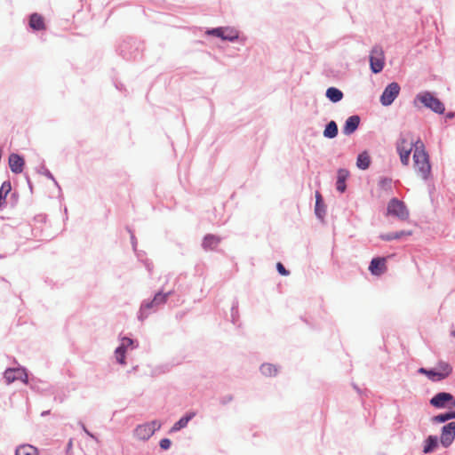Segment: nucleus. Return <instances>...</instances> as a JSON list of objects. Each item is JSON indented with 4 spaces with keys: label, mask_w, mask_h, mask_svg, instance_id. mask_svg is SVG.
Instances as JSON below:
<instances>
[{
    "label": "nucleus",
    "mask_w": 455,
    "mask_h": 455,
    "mask_svg": "<svg viewBox=\"0 0 455 455\" xmlns=\"http://www.w3.org/2000/svg\"><path fill=\"white\" fill-rule=\"evenodd\" d=\"M413 167L417 174L423 180H427L431 173L428 155L418 146H416L413 154Z\"/></svg>",
    "instance_id": "nucleus-1"
},
{
    "label": "nucleus",
    "mask_w": 455,
    "mask_h": 455,
    "mask_svg": "<svg viewBox=\"0 0 455 455\" xmlns=\"http://www.w3.org/2000/svg\"><path fill=\"white\" fill-rule=\"evenodd\" d=\"M414 140L410 134H403L396 143V150L403 165H408L410 155L412 151Z\"/></svg>",
    "instance_id": "nucleus-2"
},
{
    "label": "nucleus",
    "mask_w": 455,
    "mask_h": 455,
    "mask_svg": "<svg viewBox=\"0 0 455 455\" xmlns=\"http://www.w3.org/2000/svg\"><path fill=\"white\" fill-rule=\"evenodd\" d=\"M419 101L424 107L430 108L435 113L443 114L444 112V105L428 92H421L416 96L414 103Z\"/></svg>",
    "instance_id": "nucleus-3"
},
{
    "label": "nucleus",
    "mask_w": 455,
    "mask_h": 455,
    "mask_svg": "<svg viewBox=\"0 0 455 455\" xmlns=\"http://www.w3.org/2000/svg\"><path fill=\"white\" fill-rule=\"evenodd\" d=\"M160 427L161 423L156 420H153L149 423H145L138 426L134 430V435L137 438L140 440H148Z\"/></svg>",
    "instance_id": "nucleus-4"
},
{
    "label": "nucleus",
    "mask_w": 455,
    "mask_h": 455,
    "mask_svg": "<svg viewBox=\"0 0 455 455\" xmlns=\"http://www.w3.org/2000/svg\"><path fill=\"white\" fill-rule=\"evenodd\" d=\"M371 69L373 73L380 72L385 64L384 52L381 47L375 46L372 48L370 55Z\"/></svg>",
    "instance_id": "nucleus-5"
},
{
    "label": "nucleus",
    "mask_w": 455,
    "mask_h": 455,
    "mask_svg": "<svg viewBox=\"0 0 455 455\" xmlns=\"http://www.w3.org/2000/svg\"><path fill=\"white\" fill-rule=\"evenodd\" d=\"M387 214L397 217L400 220H406L409 212L402 201L393 198L387 204Z\"/></svg>",
    "instance_id": "nucleus-6"
},
{
    "label": "nucleus",
    "mask_w": 455,
    "mask_h": 455,
    "mask_svg": "<svg viewBox=\"0 0 455 455\" xmlns=\"http://www.w3.org/2000/svg\"><path fill=\"white\" fill-rule=\"evenodd\" d=\"M400 92V86L397 83L389 84L384 90L380 102L383 106H389L393 103Z\"/></svg>",
    "instance_id": "nucleus-7"
},
{
    "label": "nucleus",
    "mask_w": 455,
    "mask_h": 455,
    "mask_svg": "<svg viewBox=\"0 0 455 455\" xmlns=\"http://www.w3.org/2000/svg\"><path fill=\"white\" fill-rule=\"evenodd\" d=\"M4 379L8 384L20 379L24 382L28 381V375L24 369L21 368H9L4 371Z\"/></svg>",
    "instance_id": "nucleus-8"
},
{
    "label": "nucleus",
    "mask_w": 455,
    "mask_h": 455,
    "mask_svg": "<svg viewBox=\"0 0 455 455\" xmlns=\"http://www.w3.org/2000/svg\"><path fill=\"white\" fill-rule=\"evenodd\" d=\"M455 438V422H450L443 427L441 443L444 447L451 444Z\"/></svg>",
    "instance_id": "nucleus-9"
},
{
    "label": "nucleus",
    "mask_w": 455,
    "mask_h": 455,
    "mask_svg": "<svg viewBox=\"0 0 455 455\" xmlns=\"http://www.w3.org/2000/svg\"><path fill=\"white\" fill-rule=\"evenodd\" d=\"M449 403H452V404H455V402L453 401V396L451 394L445 392L436 394L430 400L431 405L436 408L445 407Z\"/></svg>",
    "instance_id": "nucleus-10"
},
{
    "label": "nucleus",
    "mask_w": 455,
    "mask_h": 455,
    "mask_svg": "<svg viewBox=\"0 0 455 455\" xmlns=\"http://www.w3.org/2000/svg\"><path fill=\"white\" fill-rule=\"evenodd\" d=\"M419 371L426 374L432 380H442L451 374V365H444L443 373H440L435 369L426 370L424 368H420Z\"/></svg>",
    "instance_id": "nucleus-11"
},
{
    "label": "nucleus",
    "mask_w": 455,
    "mask_h": 455,
    "mask_svg": "<svg viewBox=\"0 0 455 455\" xmlns=\"http://www.w3.org/2000/svg\"><path fill=\"white\" fill-rule=\"evenodd\" d=\"M369 270L373 275H380L387 271V259L386 258H374L371 259Z\"/></svg>",
    "instance_id": "nucleus-12"
},
{
    "label": "nucleus",
    "mask_w": 455,
    "mask_h": 455,
    "mask_svg": "<svg viewBox=\"0 0 455 455\" xmlns=\"http://www.w3.org/2000/svg\"><path fill=\"white\" fill-rule=\"evenodd\" d=\"M25 161L22 156L12 153L9 156V166L12 172L18 174L23 172Z\"/></svg>",
    "instance_id": "nucleus-13"
},
{
    "label": "nucleus",
    "mask_w": 455,
    "mask_h": 455,
    "mask_svg": "<svg viewBox=\"0 0 455 455\" xmlns=\"http://www.w3.org/2000/svg\"><path fill=\"white\" fill-rule=\"evenodd\" d=\"M360 124V118L358 116H349L343 127V133L346 135L352 134L357 128Z\"/></svg>",
    "instance_id": "nucleus-14"
},
{
    "label": "nucleus",
    "mask_w": 455,
    "mask_h": 455,
    "mask_svg": "<svg viewBox=\"0 0 455 455\" xmlns=\"http://www.w3.org/2000/svg\"><path fill=\"white\" fill-rule=\"evenodd\" d=\"M132 340L125 338L123 339V344L118 347L115 351L116 361L121 364H125V345H131Z\"/></svg>",
    "instance_id": "nucleus-15"
},
{
    "label": "nucleus",
    "mask_w": 455,
    "mask_h": 455,
    "mask_svg": "<svg viewBox=\"0 0 455 455\" xmlns=\"http://www.w3.org/2000/svg\"><path fill=\"white\" fill-rule=\"evenodd\" d=\"M220 243V238L214 235H207L204 236L203 241V247L204 250H215L219 243Z\"/></svg>",
    "instance_id": "nucleus-16"
},
{
    "label": "nucleus",
    "mask_w": 455,
    "mask_h": 455,
    "mask_svg": "<svg viewBox=\"0 0 455 455\" xmlns=\"http://www.w3.org/2000/svg\"><path fill=\"white\" fill-rule=\"evenodd\" d=\"M29 26L34 30H44V29H45L44 20L38 13H33L30 16Z\"/></svg>",
    "instance_id": "nucleus-17"
},
{
    "label": "nucleus",
    "mask_w": 455,
    "mask_h": 455,
    "mask_svg": "<svg viewBox=\"0 0 455 455\" xmlns=\"http://www.w3.org/2000/svg\"><path fill=\"white\" fill-rule=\"evenodd\" d=\"M349 175L348 171L345 169H339L338 171V176H337V190L343 193L346 190V180L347 179Z\"/></svg>",
    "instance_id": "nucleus-18"
},
{
    "label": "nucleus",
    "mask_w": 455,
    "mask_h": 455,
    "mask_svg": "<svg viewBox=\"0 0 455 455\" xmlns=\"http://www.w3.org/2000/svg\"><path fill=\"white\" fill-rule=\"evenodd\" d=\"M195 416H196V412L195 411L188 412L187 415L182 417L179 421H177L172 426L171 431L172 432H176V431L180 430L181 428H184L185 427H187V425L189 422V420L192 419Z\"/></svg>",
    "instance_id": "nucleus-19"
},
{
    "label": "nucleus",
    "mask_w": 455,
    "mask_h": 455,
    "mask_svg": "<svg viewBox=\"0 0 455 455\" xmlns=\"http://www.w3.org/2000/svg\"><path fill=\"white\" fill-rule=\"evenodd\" d=\"M15 455H38V450L30 444H22L16 449Z\"/></svg>",
    "instance_id": "nucleus-20"
},
{
    "label": "nucleus",
    "mask_w": 455,
    "mask_h": 455,
    "mask_svg": "<svg viewBox=\"0 0 455 455\" xmlns=\"http://www.w3.org/2000/svg\"><path fill=\"white\" fill-rule=\"evenodd\" d=\"M326 97L332 102H338L341 100L343 93L335 87H330L326 91Z\"/></svg>",
    "instance_id": "nucleus-21"
},
{
    "label": "nucleus",
    "mask_w": 455,
    "mask_h": 455,
    "mask_svg": "<svg viewBox=\"0 0 455 455\" xmlns=\"http://www.w3.org/2000/svg\"><path fill=\"white\" fill-rule=\"evenodd\" d=\"M371 164L370 156L366 152L361 153L356 161V165L359 169L366 170Z\"/></svg>",
    "instance_id": "nucleus-22"
},
{
    "label": "nucleus",
    "mask_w": 455,
    "mask_h": 455,
    "mask_svg": "<svg viewBox=\"0 0 455 455\" xmlns=\"http://www.w3.org/2000/svg\"><path fill=\"white\" fill-rule=\"evenodd\" d=\"M221 39L228 41H234L238 38L239 33L233 28H223Z\"/></svg>",
    "instance_id": "nucleus-23"
},
{
    "label": "nucleus",
    "mask_w": 455,
    "mask_h": 455,
    "mask_svg": "<svg viewBox=\"0 0 455 455\" xmlns=\"http://www.w3.org/2000/svg\"><path fill=\"white\" fill-rule=\"evenodd\" d=\"M338 134V126L334 121H331L325 127L323 135L327 138H334Z\"/></svg>",
    "instance_id": "nucleus-24"
},
{
    "label": "nucleus",
    "mask_w": 455,
    "mask_h": 455,
    "mask_svg": "<svg viewBox=\"0 0 455 455\" xmlns=\"http://www.w3.org/2000/svg\"><path fill=\"white\" fill-rule=\"evenodd\" d=\"M260 371L267 377H272L276 375L277 368L275 365L271 363H263L260 367Z\"/></svg>",
    "instance_id": "nucleus-25"
},
{
    "label": "nucleus",
    "mask_w": 455,
    "mask_h": 455,
    "mask_svg": "<svg viewBox=\"0 0 455 455\" xmlns=\"http://www.w3.org/2000/svg\"><path fill=\"white\" fill-rule=\"evenodd\" d=\"M167 296H168V294H165V293H161V292L156 293L155 295L153 300L150 303L144 305V307L149 308L155 305L156 306V305L163 304L166 301Z\"/></svg>",
    "instance_id": "nucleus-26"
},
{
    "label": "nucleus",
    "mask_w": 455,
    "mask_h": 455,
    "mask_svg": "<svg viewBox=\"0 0 455 455\" xmlns=\"http://www.w3.org/2000/svg\"><path fill=\"white\" fill-rule=\"evenodd\" d=\"M437 446V438L435 436H428L426 440V444L424 447V452L429 453L434 451V449Z\"/></svg>",
    "instance_id": "nucleus-27"
},
{
    "label": "nucleus",
    "mask_w": 455,
    "mask_h": 455,
    "mask_svg": "<svg viewBox=\"0 0 455 455\" xmlns=\"http://www.w3.org/2000/svg\"><path fill=\"white\" fill-rule=\"evenodd\" d=\"M455 418V411H450V412H445V413H442V414H439L435 417H434L433 420L435 421V422H445L451 419H454Z\"/></svg>",
    "instance_id": "nucleus-28"
},
{
    "label": "nucleus",
    "mask_w": 455,
    "mask_h": 455,
    "mask_svg": "<svg viewBox=\"0 0 455 455\" xmlns=\"http://www.w3.org/2000/svg\"><path fill=\"white\" fill-rule=\"evenodd\" d=\"M411 235V232H407V233H406V232L402 231V232H399V233H395V234H394V235H381V238H382L383 240L390 241V240H392V239H399V238H401L403 235Z\"/></svg>",
    "instance_id": "nucleus-29"
},
{
    "label": "nucleus",
    "mask_w": 455,
    "mask_h": 455,
    "mask_svg": "<svg viewBox=\"0 0 455 455\" xmlns=\"http://www.w3.org/2000/svg\"><path fill=\"white\" fill-rule=\"evenodd\" d=\"M222 33H223V28H212V29H210V30L206 31L207 35L215 36H218V37H220V38H221V36L223 35Z\"/></svg>",
    "instance_id": "nucleus-30"
},
{
    "label": "nucleus",
    "mask_w": 455,
    "mask_h": 455,
    "mask_svg": "<svg viewBox=\"0 0 455 455\" xmlns=\"http://www.w3.org/2000/svg\"><path fill=\"white\" fill-rule=\"evenodd\" d=\"M315 198H316V202H315V212L316 214L321 217V212H320V204L322 202V196L319 192H316L315 193Z\"/></svg>",
    "instance_id": "nucleus-31"
},
{
    "label": "nucleus",
    "mask_w": 455,
    "mask_h": 455,
    "mask_svg": "<svg viewBox=\"0 0 455 455\" xmlns=\"http://www.w3.org/2000/svg\"><path fill=\"white\" fill-rule=\"evenodd\" d=\"M171 440L170 439H167V438H164V439H162L160 441V447L163 449V450H167L170 448L171 446Z\"/></svg>",
    "instance_id": "nucleus-32"
},
{
    "label": "nucleus",
    "mask_w": 455,
    "mask_h": 455,
    "mask_svg": "<svg viewBox=\"0 0 455 455\" xmlns=\"http://www.w3.org/2000/svg\"><path fill=\"white\" fill-rule=\"evenodd\" d=\"M276 268L280 275H289V272L285 269V267H283V265L282 263L278 262L276 264Z\"/></svg>",
    "instance_id": "nucleus-33"
},
{
    "label": "nucleus",
    "mask_w": 455,
    "mask_h": 455,
    "mask_svg": "<svg viewBox=\"0 0 455 455\" xmlns=\"http://www.w3.org/2000/svg\"><path fill=\"white\" fill-rule=\"evenodd\" d=\"M444 365H450V364L445 363V362H441V363H438V365L435 368V370L438 371L440 373H443Z\"/></svg>",
    "instance_id": "nucleus-34"
},
{
    "label": "nucleus",
    "mask_w": 455,
    "mask_h": 455,
    "mask_svg": "<svg viewBox=\"0 0 455 455\" xmlns=\"http://www.w3.org/2000/svg\"><path fill=\"white\" fill-rule=\"evenodd\" d=\"M452 335L455 337V330L452 331Z\"/></svg>",
    "instance_id": "nucleus-35"
}]
</instances>
